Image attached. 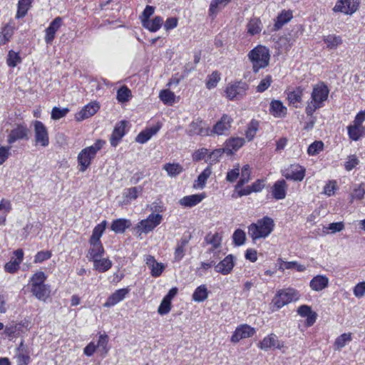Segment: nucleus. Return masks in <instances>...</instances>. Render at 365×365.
I'll use <instances>...</instances> for the list:
<instances>
[{
	"label": "nucleus",
	"mask_w": 365,
	"mask_h": 365,
	"mask_svg": "<svg viewBox=\"0 0 365 365\" xmlns=\"http://www.w3.org/2000/svg\"><path fill=\"white\" fill-rule=\"evenodd\" d=\"M163 169L166 170L168 175L171 177H175L182 172V167L178 163H167L164 165Z\"/></svg>",
	"instance_id": "obj_43"
},
{
	"label": "nucleus",
	"mask_w": 365,
	"mask_h": 365,
	"mask_svg": "<svg viewBox=\"0 0 365 365\" xmlns=\"http://www.w3.org/2000/svg\"><path fill=\"white\" fill-rule=\"evenodd\" d=\"M258 346L262 350L265 351L271 348L281 349L284 347V344L283 341H279L275 334H270L259 343Z\"/></svg>",
	"instance_id": "obj_12"
},
{
	"label": "nucleus",
	"mask_w": 365,
	"mask_h": 365,
	"mask_svg": "<svg viewBox=\"0 0 365 365\" xmlns=\"http://www.w3.org/2000/svg\"><path fill=\"white\" fill-rule=\"evenodd\" d=\"M130 222L128 220L119 218L113 221L110 225V230L115 233H123L127 228L130 226Z\"/></svg>",
	"instance_id": "obj_32"
},
{
	"label": "nucleus",
	"mask_w": 365,
	"mask_h": 365,
	"mask_svg": "<svg viewBox=\"0 0 365 365\" xmlns=\"http://www.w3.org/2000/svg\"><path fill=\"white\" fill-rule=\"evenodd\" d=\"M33 0H19L16 17L21 19L24 17L31 6Z\"/></svg>",
	"instance_id": "obj_37"
},
{
	"label": "nucleus",
	"mask_w": 365,
	"mask_h": 365,
	"mask_svg": "<svg viewBox=\"0 0 365 365\" xmlns=\"http://www.w3.org/2000/svg\"><path fill=\"white\" fill-rule=\"evenodd\" d=\"M220 80V73L218 71H213L207 76L206 86L208 89L214 88L217 86Z\"/></svg>",
	"instance_id": "obj_49"
},
{
	"label": "nucleus",
	"mask_w": 365,
	"mask_h": 365,
	"mask_svg": "<svg viewBox=\"0 0 365 365\" xmlns=\"http://www.w3.org/2000/svg\"><path fill=\"white\" fill-rule=\"evenodd\" d=\"M125 125L126 122L125 120H122L119 122L114 128V130L110 138V143L112 146H117L120 140L124 136L125 133Z\"/></svg>",
	"instance_id": "obj_19"
},
{
	"label": "nucleus",
	"mask_w": 365,
	"mask_h": 365,
	"mask_svg": "<svg viewBox=\"0 0 365 365\" xmlns=\"http://www.w3.org/2000/svg\"><path fill=\"white\" fill-rule=\"evenodd\" d=\"M248 58L252 64L253 71L257 73L259 69L268 66L270 55L266 47L258 46L249 52Z\"/></svg>",
	"instance_id": "obj_3"
},
{
	"label": "nucleus",
	"mask_w": 365,
	"mask_h": 365,
	"mask_svg": "<svg viewBox=\"0 0 365 365\" xmlns=\"http://www.w3.org/2000/svg\"><path fill=\"white\" fill-rule=\"evenodd\" d=\"M108 343V336L107 334H101L98 341L96 347L101 349V351L106 354L108 351L107 347Z\"/></svg>",
	"instance_id": "obj_60"
},
{
	"label": "nucleus",
	"mask_w": 365,
	"mask_h": 365,
	"mask_svg": "<svg viewBox=\"0 0 365 365\" xmlns=\"http://www.w3.org/2000/svg\"><path fill=\"white\" fill-rule=\"evenodd\" d=\"M29 129L25 124H16L9 133L6 141L13 145L18 140H28L29 138Z\"/></svg>",
	"instance_id": "obj_6"
},
{
	"label": "nucleus",
	"mask_w": 365,
	"mask_h": 365,
	"mask_svg": "<svg viewBox=\"0 0 365 365\" xmlns=\"http://www.w3.org/2000/svg\"><path fill=\"white\" fill-rule=\"evenodd\" d=\"M329 279L324 275H317L314 277L310 282V287L312 289L319 292L328 286Z\"/></svg>",
	"instance_id": "obj_29"
},
{
	"label": "nucleus",
	"mask_w": 365,
	"mask_h": 365,
	"mask_svg": "<svg viewBox=\"0 0 365 365\" xmlns=\"http://www.w3.org/2000/svg\"><path fill=\"white\" fill-rule=\"evenodd\" d=\"M364 195L365 190L363 187V184H360L354 189L351 195L352 199L361 200L364 198Z\"/></svg>",
	"instance_id": "obj_63"
},
{
	"label": "nucleus",
	"mask_w": 365,
	"mask_h": 365,
	"mask_svg": "<svg viewBox=\"0 0 365 365\" xmlns=\"http://www.w3.org/2000/svg\"><path fill=\"white\" fill-rule=\"evenodd\" d=\"M100 106L96 102H91L85 106L79 112H78L75 118L77 121H81L84 119L93 116L99 110Z\"/></svg>",
	"instance_id": "obj_16"
},
{
	"label": "nucleus",
	"mask_w": 365,
	"mask_h": 365,
	"mask_svg": "<svg viewBox=\"0 0 365 365\" xmlns=\"http://www.w3.org/2000/svg\"><path fill=\"white\" fill-rule=\"evenodd\" d=\"M298 298V292L294 289L289 288L279 291L273 302L277 308H281L292 301H296Z\"/></svg>",
	"instance_id": "obj_7"
},
{
	"label": "nucleus",
	"mask_w": 365,
	"mask_h": 365,
	"mask_svg": "<svg viewBox=\"0 0 365 365\" xmlns=\"http://www.w3.org/2000/svg\"><path fill=\"white\" fill-rule=\"evenodd\" d=\"M46 276L43 272H37L31 277L30 283L31 287L46 284L44 283Z\"/></svg>",
	"instance_id": "obj_45"
},
{
	"label": "nucleus",
	"mask_w": 365,
	"mask_h": 365,
	"mask_svg": "<svg viewBox=\"0 0 365 365\" xmlns=\"http://www.w3.org/2000/svg\"><path fill=\"white\" fill-rule=\"evenodd\" d=\"M170 309H171V302L163 298L158 309V312L160 315H164V314H168L170 311Z\"/></svg>",
	"instance_id": "obj_62"
},
{
	"label": "nucleus",
	"mask_w": 365,
	"mask_h": 365,
	"mask_svg": "<svg viewBox=\"0 0 365 365\" xmlns=\"http://www.w3.org/2000/svg\"><path fill=\"white\" fill-rule=\"evenodd\" d=\"M189 242V239L185 237H182L177 243L175 252H174V260L175 262H180L185 255V247Z\"/></svg>",
	"instance_id": "obj_31"
},
{
	"label": "nucleus",
	"mask_w": 365,
	"mask_h": 365,
	"mask_svg": "<svg viewBox=\"0 0 365 365\" xmlns=\"http://www.w3.org/2000/svg\"><path fill=\"white\" fill-rule=\"evenodd\" d=\"M364 132L361 125L354 123V125L348 127V134L349 138L353 140H358Z\"/></svg>",
	"instance_id": "obj_42"
},
{
	"label": "nucleus",
	"mask_w": 365,
	"mask_h": 365,
	"mask_svg": "<svg viewBox=\"0 0 365 365\" xmlns=\"http://www.w3.org/2000/svg\"><path fill=\"white\" fill-rule=\"evenodd\" d=\"M293 18L292 11L290 10H282L277 16L274 24V30L278 31L283 26L287 24Z\"/></svg>",
	"instance_id": "obj_25"
},
{
	"label": "nucleus",
	"mask_w": 365,
	"mask_h": 365,
	"mask_svg": "<svg viewBox=\"0 0 365 365\" xmlns=\"http://www.w3.org/2000/svg\"><path fill=\"white\" fill-rule=\"evenodd\" d=\"M250 180V169L248 165L242 167L240 180L235 185V190L242 187L245 184L247 183Z\"/></svg>",
	"instance_id": "obj_39"
},
{
	"label": "nucleus",
	"mask_w": 365,
	"mask_h": 365,
	"mask_svg": "<svg viewBox=\"0 0 365 365\" xmlns=\"http://www.w3.org/2000/svg\"><path fill=\"white\" fill-rule=\"evenodd\" d=\"M106 142L103 140H97L95 143L91 146L83 149L78 155V163L80 166L79 170L84 172L90 166L91 160L95 158L98 151H99Z\"/></svg>",
	"instance_id": "obj_4"
},
{
	"label": "nucleus",
	"mask_w": 365,
	"mask_h": 365,
	"mask_svg": "<svg viewBox=\"0 0 365 365\" xmlns=\"http://www.w3.org/2000/svg\"><path fill=\"white\" fill-rule=\"evenodd\" d=\"M159 97L164 103L171 104L175 101V94L170 90H163L160 91Z\"/></svg>",
	"instance_id": "obj_53"
},
{
	"label": "nucleus",
	"mask_w": 365,
	"mask_h": 365,
	"mask_svg": "<svg viewBox=\"0 0 365 365\" xmlns=\"http://www.w3.org/2000/svg\"><path fill=\"white\" fill-rule=\"evenodd\" d=\"M274 227V220L271 217L265 216L248 227V234L255 241L267 237L273 231Z\"/></svg>",
	"instance_id": "obj_2"
},
{
	"label": "nucleus",
	"mask_w": 365,
	"mask_h": 365,
	"mask_svg": "<svg viewBox=\"0 0 365 365\" xmlns=\"http://www.w3.org/2000/svg\"><path fill=\"white\" fill-rule=\"evenodd\" d=\"M359 4L358 0H339L333 10L335 12H342L345 14H352L357 9Z\"/></svg>",
	"instance_id": "obj_10"
},
{
	"label": "nucleus",
	"mask_w": 365,
	"mask_h": 365,
	"mask_svg": "<svg viewBox=\"0 0 365 365\" xmlns=\"http://www.w3.org/2000/svg\"><path fill=\"white\" fill-rule=\"evenodd\" d=\"M163 24V19L160 16H155L153 19L142 20L143 27L152 32H155L160 29Z\"/></svg>",
	"instance_id": "obj_30"
},
{
	"label": "nucleus",
	"mask_w": 365,
	"mask_h": 365,
	"mask_svg": "<svg viewBox=\"0 0 365 365\" xmlns=\"http://www.w3.org/2000/svg\"><path fill=\"white\" fill-rule=\"evenodd\" d=\"M212 173L210 167H207L197 177V187L203 188L205 185L206 181Z\"/></svg>",
	"instance_id": "obj_51"
},
{
	"label": "nucleus",
	"mask_w": 365,
	"mask_h": 365,
	"mask_svg": "<svg viewBox=\"0 0 365 365\" xmlns=\"http://www.w3.org/2000/svg\"><path fill=\"white\" fill-rule=\"evenodd\" d=\"M352 340L351 333H344L338 336L334 341V350L339 351Z\"/></svg>",
	"instance_id": "obj_35"
},
{
	"label": "nucleus",
	"mask_w": 365,
	"mask_h": 365,
	"mask_svg": "<svg viewBox=\"0 0 365 365\" xmlns=\"http://www.w3.org/2000/svg\"><path fill=\"white\" fill-rule=\"evenodd\" d=\"M324 43L329 48H335L339 45L342 43V40L340 36L334 35H329L324 38Z\"/></svg>",
	"instance_id": "obj_47"
},
{
	"label": "nucleus",
	"mask_w": 365,
	"mask_h": 365,
	"mask_svg": "<svg viewBox=\"0 0 365 365\" xmlns=\"http://www.w3.org/2000/svg\"><path fill=\"white\" fill-rule=\"evenodd\" d=\"M51 257V252L49 250L40 251L36 253L34 257L35 263H41L46 259H50Z\"/></svg>",
	"instance_id": "obj_61"
},
{
	"label": "nucleus",
	"mask_w": 365,
	"mask_h": 365,
	"mask_svg": "<svg viewBox=\"0 0 365 365\" xmlns=\"http://www.w3.org/2000/svg\"><path fill=\"white\" fill-rule=\"evenodd\" d=\"M329 89L323 82L316 84L313 87L311 94V101L308 102L305 108L306 114L312 116L314 113L324 106V103L328 99Z\"/></svg>",
	"instance_id": "obj_1"
},
{
	"label": "nucleus",
	"mask_w": 365,
	"mask_h": 365,
	"mask_svg": "<svg viewBox=\"0 0 365 365\" xmlns=\"http://www.w3.org/2000/svg\"><path fill=\"white\" fill-rule=\"evenodd\" d=\"M106 221L103 220L101 223L97 225L93 230L92 235L89 240V241L93 242H101L100 238L102 236L106 227Z\"/></svg>",
	"instance_id": "obj_41"
},
{
	"label": "nucleus",
	"mask_w": 365,
	"mask_h": 365,
	"mask_svg": "<svg viewBox=\"0 0 365 365\" xmlns=\"http://www.w3.org/2000/svg\"><path fill=\"white\" fill-rule=\"evenodd\" d=\"M143 188L141 187H133L127 190L125 193V197L128 200H135L140 193H141Z\"/></svg>",
	"instance_id": "obj_55"
},
{
	"label": "nucleus",
	"mask_w": 365,
	"mask_h": 365,
	"mask_svg": "<svg viewBox=\"0 0 365 365\" xmlns=\"http://www.w3.org/2000/svg\"><path fill=\"white\" fill-rule=\"evenodd\" d=\"M128 292L129 290L125 288L116 290L107 299L103 306L105 307H110L115 305L118 302H121Z\"/></svg>",
	"instance_id": "obj_20"
},
{
	"label": "nucleus",
	"mask_w": 365,
	"mask_h": 365,
	"mask_svg": "<svg viewBox=\"0 0 365 365\" xmlns=\"http://www.w3.org/2000/svg\"><path fill=\"white\" fill-rule=\"evenodd\" d=\"M34 138L36 145L46 147L49 144L48 133L44 124L38 120L34 123Z\"/></svg>",
	"instance_id": "obj_8"
},
{
	"label": "nucleus",
	"mask_w": 365,
	"mask_h": 365,
	"mask_svg": "<svg viewBox=\"0 0 365 365\" xmlns=\"http://www.w3.org/2000/svg\"><path fill=\"white\" fill-rule=\"evenodd\" d=\"M231 0H212L210 5L209 12L210 15L217 14L219 11L222 9Z\"/></svg>",
	"instance_id": "obj_38"
},
{
	"label": "nucleus",
	"mask_w": 365,
	"mask_h": 365,
	"mask_svg": "<svg viewBox=\"0 0 365 365\" xmlns=\"http://www.w3.org/2000/svg\"><path fill=\"white\" fill-rule=\"evenodd\" d=\"M93 262L94 269L100 272L108 271L112 266V262L108 258H97Z\"/></svg>",
	"instance_id": "obj_36"
},
{
	"label": "nucleus",
	"mask_w": 365,
	"mask_h": 365,
	"mask_svg": "<svg viewBox=\"0 0 365 365\" xmlns=\"http://www.w3.org/2000/svg\"><path fill=\"white\" fill-rule=\"evenodd\" d=\"M205 242L212 245L213 249H217L220 246L222 237L219 233L208 234L205 237Z\"/></svg>",
	"instance_id": "obj_46"
},
{
	"label": "nucleus",
	"mask_w": 365,
	"mask_h": 365,
	"mask_svg": "<svg viewBox=\"0 0 365 365\" xmlns=\"http://www.w3.org/2000/svg\"><path fill=\"white\" fill-rule=\"evenodd\" d=\"M209 292L205 284H202L197 287L192 295V298L194 302H205L208 297Z\"/></svg>",
	"instance_id": "obj_34"
},
{
	"label": "nucleus",
	"mask_w": 365,
	"mask_h": 365,
	"mask_svg": "<svg viewBox=\"0 0 365 365\" xmlns=\"http://www.w3.org/2000/svg\"><path fill=\"white\" fill-rule=\"evenodd\" d=\"M269 113L275 118H284L287 113V108L279 100H272L270 103Z\"/></svg>",
	"instance_id": "obj_22"
},
{
	"label": "nucleus",
	"mask_w": 365,
	"mask_h": 365,
	"mask_svg": "<svg viewBox=\"0 0 365 365\" xmlns=\"http://www.w3.org/2000/svg\"><path fill=\"white\" fill-rule=\"evenodd\" d=\"M234 266V256L228 255L224 259L215 264V269L217 272L226 275L231 272Z\"/></svg>",
	"instance_id": "obj_18"
},
{
	"label": "nucleus",
	"mask_w": 365,
	"mask_h": 365,
	"mask_svg": "<svg viewBox=\"0 0 365 365\" xmlns=\"http://www.w3.org/2000/svg\"><path fill=\"white\" fill-rule=\"evenodd\" d=\"M223 153H225L223 150V148L215 150L208 155L207 161L211 165L216 163L217 162L219 161V159L222 156Z\"/></svg>",
	"instance_id": "obj_58"
},
{
	"label": "nucleus",
	"mask_w": 365,
	"mask_h": 365,
	"mask_svg": "<svg viewBox=\"0 0 365 365\" xmlns=\"http://www.w3.org/2000/svg\"><path fill=\"white\" fill-rule=\"evenodd\" d=\"M287 184L284 180H279L274 182L272 187V196L276 200L284 199L287 194Z\"/></svg>",
	"instance_id": "obj_21"
},
{
	"label": "nucleus",
	"mask_w": 365,
	"mask_h": 365,
	"mask_svg": "<svg viewBox=\"0 0 365 365\" xmlns=\"http://www.w3.org/2000/svg\"><path fill=\"white\" fill-rule=\"evenodd\" d=\"M255 334V329L248 324H241L237 327L231 336V341L237 343L242 339L252 336Z\"/></svg>",
	"instance_id": "obj_11"
},
{
	"label": "nucleus",
	"mask_w": 365,
	"mask_h": 365,
	"mask_svg": "<svg viewBox=\"0 0 365 365\" xmlns=\"http://www.w3.org/2000/svg\"><path fill=\"white\" fill-rule=\"evenodd\" d=\"M354 294L358 298L365 295V282H360L354 287Z\"/></svg>",
	"instance_id": "obj_64"
},
{
	"label": "nucleus",
	"mask_w": 365,
	"mask_h": 365,
	"mask_svg": "<svg viewBox=\"0 0 365 365\" xmlns=\"http://www.w3.org/2000/svg\"><path fill=\"white\" fill-rule=\"evenodd\" d=\"M248 88V84L241 81L230 83L225 89L226 96L230 101L240 100L246 95Z\"/></svg>",
	"instance_id": "obj_5"
},
{
	"label": "nucleus",
	"mask_w": 365,
	"mask_h": 365,
	"mask_svg": "<svg viewBox=\"0 0 365 365\" xmlns=\"http://www.w3.org/2000/svg\"><path fill=\"white\" fill-rule=\"evenodd\" d=\"M160 126L156 125L154 127H150L148 128H146L145 130L141 131L135 138L136 142L143 144L146 143L148 140H149L152 136L155 135L158 130H160Z\"/></svg>",
	"instance_id": "obj_27"
},
{
	"label": "nucleus",
	"mask_w": 365,
	"mask_h": 365,
	"mask_svg": "<svg viewBox=\"0 0 365 365\" xmlns=\"http://www.w3.org/2000/svg\"><path fill=\"white\" fill-rule=\"evenodd\" d=\"M303 93L304 88L301 86L296 88L292 91H289L287 93V99L289 103L293 105L295 108H297L298 106L297 103H299L302 101Z\"/></svg>",
	"instance_id": "obj_33"
},
{
	"label": "nucleus",
	"mask_w": 365,
	"mask_h": 365,
	"mask_svg": "<svg viewBox=\"0 0 365 365\" xmlns=\"http://www.w3.org/2000/svg\"><path fill=\"white\" fill-rule=\"evenodd\" d=\"M162 215L151 213L146 219L141 220L137 225V229L143 233H148L160 224Z\"/></svg>",
	"instance_id": "obj_9"
},
{
	"label": "nucleus",
	"mask_w": 365,
	"mask_h": 365,
	"mask_svg": "<svg viewBox=\"0 0 365 365\" xmlns=\"http://www.w3.org/2000/svg\"><path fill=\"white\" fill-rule=\"evenodd\" d=\"M232 237L234 243L237 246H240L245 243L246 235L243 230L237 229L233 233Z\"/></svg>",
	"instance_id": "obj_54"
},
{
	"label": "nucleus",
	"mask_w": 365,
	"mask_h": 365,
	"mask_svg": "<svg viewBox=\"0 0 365 365\" xmlns=\"http://www.w3.org/2000/svg\"><path fill=\"white\" fill-rule=\"evenodd\" d=\"M63 19L61 17L55 18L45 30L44 41L46 44H51L56 37V33L62 26Z\"/></svg>",
	"instance_id": "obj_13"
},
{
	"label": "nucleus",
	"mask_w": 365,
	"mask_h": 365,
	"mask_svg": "<svg viewBox=\"0 0 365 365\" xmlns=\"http://www.w3.org/2000/svg\"><path fill=\"white\" fill-rule=\"evenodd\" d=\"M69 110L68 108H60L58 107H54L51 111V118L53 120H59L60 118L64 117L68 113Z\"/></svg>",
	"instance_id": "obj_59"
},
{
	"label": "nucleus",
	"mask_w": 365,
	"mask_h": 365,
	"mask_svg": "<svg viewBox=\"0 0 365 365\" xmlns=\"http://www.w3.org/2000/svg\"><path fill=\"white\" fill-rule=\"evenodd\" d=\"M324 148V143L321 140H316L312 143L307 149V153L309 155H316Z\"/></svg>",
	"instance_id": "obj_52"
},
{
	"label": "nucleus",
	"mask_w": 365,
	"mask_h": 365,
	"mask_svg": "<svg viewBox=\"0 0 365 365\" xmlns=\"http://www.w3.org/2000/svg\"><path fill=\"white\" fill-rule=\"evenodd\" d=\"M131 97V91L126 86H121L117 91L116 98L120 103L128 102Z\"/></svg>",
	"instance_id": "obj_40"
},
{
	"label": "nucleus",
	"mask_w": 365,
	"mask_h": 365,
	"mask_svg": "<svg viewBox=\"0 0 365 365\" xmlns=\"http://www.w3.org/2000/svg\"><path fill=\"white\" fill-rule=\"evenodd\" d=\"M6 62L9 67L14 68L21 62V58L19 53L11 50L9 51Z\"/></svg>",
	"instance_id": "obj_48"
},
{
	"label": "nucleus",
	"mask_w": 365,
	"mask_h": 365,
	"mask_svg": "<svg viewBox=\"0 0 365 365\" xmlns=\"http://www.w3.org/2000/svg\"><path fill=\"white\" fill-rule=\"evenodd\" d=\"M232 119L227 115H223L221 119L210 130V135L215 133L218 135L225 134L231 127Z\"/></svg>",
	"instance_id": "obj_17"
},
{
	"label": "nucleus",
	"mask_w": 365,
	"mask_h": 365,
	"mask_svg": "<svg viewBox=\"0 0 365 365\" xmlns=\"http://www.w3.org/2000/svg\"><path fill=\"white\" fill-rule=\"evenodd\" d=\"M189 135H199L201 136L210 135V129L202 120H196L192 121L187 130Z\"/></svg>",
	"instance_id": "obj_15"
},
{
	"label": "nucleus",
	"mask_w": 365,
	"mask_h": 365,
	"mask_svg": "<svg viewBox=\"0 0 365 365\" xmlns=\"http://www.w3.org/2000/svg\"><path fill=\"white\" fill-rule=\"evenodd\" d=\"M305 169L299 165H292L283 171L282 175L287 180L302 181L304 178Z\"/></svg>",
	"instance_id": "obj_14"
},
{
	"label": "nucleus",
	"mask_w": 365,
	"mask_h": 365,
	"mask_svg": "<svg viewBox=\"0 0 365 365\" xmlns=\"http://www.w3.org/2000/svg\"><path fill=\"white\" fill-rule=\"evenodd\" d=\"M359 163V160L355 155H349L344 163V168L347 171H351Z\"/></svg>",
	"instance_id": "obj_56"
},
{
	"label": "nucleus",
	"mask_w": 365,
	"mask_h": 365,
	"mask_svg": "<svg viewBox=\"0 0 365 365\" xmlns=\"http://www.w3.org/2000/svg\"><path fill=\"white\" fill-rule=\"evenodd\" d=\"M245 143V140L242 138H233L227 140L223 150L227 154H232L233 151L237 150Z\"/></svg>",
	"instance_id": "obj_26"
},
{
	"label": "nucleus",
	"mask_w": 365,
	"mask_h": 365,
	"mask_svg": "<svg viewBox=\"0 0 365 365\" xmlns=\"http://www.w3.org/2000/svg\"><path fill=\"white\" fill-rule=\"evenodd\" d=\"M259 123L257 120H252L248 125L245 135L248 141L252 140L255 136L258 130Z\"/></svg>",
	"instance_id": "obj_50"
},
{
	"label": "nucleus",
	"mask_w": 365,
	"mask_h": 365,
	"mask_svg": "<svg viewBox=\"0 0 365 365\" xmlns=\"http://www.w3.org/2000/svg\"><path fill=\"white\" fill-rule=\"evenodd\" d=\"M262 30L261 21L259 19H251L247 24V31L251 35L259 34Z\"/></svg>",
	"instance_id": "obj_44"
},
{
	"label": "nucleus",
	"mask_w": 365,
	"mask_h": 365,
	"mask_svg": "<svg viewBox=\"0 0 365 365\" xmlns=\"http://www.w3.org/2000/svg\"><path fill=\"white\" fill-rule=\"evenodd\" d=\"M31 292L38 300L46 301L50 296V287L47 284H41L31 288Z\"/></svg>",
	"instance_id": "obj_28"
},
{
	"label": "nucleus",
	"mask_w": 365,
	"mask_h": 365,
	"mask_svg": "<svg viewBox=\"0 0 365 365\" xmlns=\"http://www.w3.org/2000/svg\"><path fill=\"white\" fill-rule=\"evenodd\" d=\"M91 247L88 250L87 257L89 260H95L97 258H101L104 253V249L101 242L89 241Z\"/></svg>",
	"instance_id": "obj_24"
},
{
	"label": "nucleus",
	"mask_w": 365,
	"mask_h": 365,
	"mask_svg": "<svg viewBox=\"0 0 365 365\" xmlns=\"http://www.w3.org/2000/svg\"><path fill=\"white\" fill-rule=\"evenodd\" d=\"M205 197V193L187 195L181 198L179 203L183 207H192L199 204Z\"/></svg>",
	"instance_id": "obj_23"
},
{
	"label": "nucleus",
	"mask_w": 365,
	"mask_h": 365,
	"mask_svg": "<svg viewBox=\"0 0 365 365\" xmlns=\"http://www.w3.org/2000/svg\"><path fill=\"white\" fill-rule=\"evenodd\" d=\"M272 82V78L270 75L266 76L264 78H263L257 86L256 90L259 93H262L265 91L271 85Z\"/></svg>",
	"instance_id": "obj_57"
}]
</instances>
